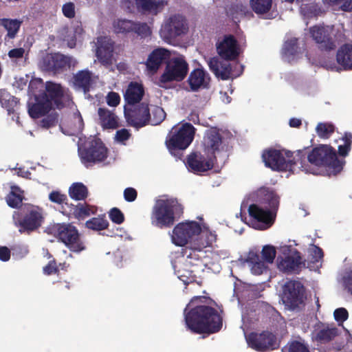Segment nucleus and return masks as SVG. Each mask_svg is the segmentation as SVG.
I'll return each mask as SVG.
<instances>
[{
    "label": "nucleus",
    "instance_id": "nucleus-32",
    "mask_svg": "<svg viewBox=\"0 0 352 352\" xmlns=\"http://www.w3.org/2000/svg\"><path fill=\"white\" fill-rule=\"evenodd\" d=\"M336 60L344 69H352V44L342 45L337 51Z\"/></svg>",
    "mask_w": 352,
    "mask_h": 352
},
{
    "label": "nucleus",
    "instance_id": "nucleus-62",
    "mask_svg": "<svg viewBox=\"0 0 352 352\" xmlns=\"http://www.w3.org/2000/svg\"><path fill=\"white\" fill-rule=\"evenodd\" d=\"M10 258V250L6 246L0 247V260L6 262Z\"/></svg>",
    "mask_w": 352,
    "mask_h": 352
},
{
    "label": "nucleus",
    "instance_id": "nucleus-37",
    "mask_svg": "<svg viewBox=\"0 0 352 352\" xmlns=\"http://www.w3.org/2000/svg\"><path fill=\"white\" fill-rule=\"evenodd\" d=\"M338 334L337 328L324 327L316 331L314 339L318 343L326 344L333 340Z\"/></svg>",
    "mask_w": 352,
    "mask_h": 352
},
{
    "label": "nucleus",
    "instance_id": "nucleus-64",
    "mask_svg": "<svg viewBox=\"0 0 352 352\" xmlns=\"http://www.w3.org/2000/svg\"><path fill=\"white\" fill-rule=\"evenodd\" d=\"M341 8L343 11L352 12V0H346L341 6Z\"/></svg>",
    "mask_w": 352,
    "mask_h": 352
},
{
    "label": "nucleus",
    "instance_id": "nucleus-4",
    "mask_svg": "<svg viewBox=\"0 0 352 352\" xmlns=\"http://www.w3.org/2000/svg\"><path fill=\"white\" fill-rule=\"evenodd\" d=\"M183 213L184 207L177 199H160L153 207L152 222L160 228H170Z\"/></svg>",
    "mask_w": 352,
    "mask_h": 352
},
{
    "label": "nucleus",
    "instance_id": "nucleus-18",
    "mask_svg": "<svg viewBox=\"0 0 352 352\" xmlns=\"http://www.w3.org/2000/svg\"><path fill=\"white\" fill-rule=\"evenodd\" d=\"M248 342L252 349L258 351H265L276 348V338L269 331H263L261 333L252 332L248 336Z\"/></svg>",
    "mask_w": 352,
    "mask_h": 352
},
{
    "label": "nucleus",
    "instance_id": "nucleus-3",
    "mask_svg": "<svg viewBox=\"0 0 352 352\" xmlns=\"http://www.w3.org/2000/svg\"><path fill=\"white\" fill-rule=\"evenodd\" d=\"M222 144V136L215 129L210 130L204 137V146L206 155L192 152L186 159V166L194 173H200L211 170L214 166L215 153L219 151Z\"/></svg>",
    "mask_w": 352,
    "mask_h": 352
},
{
    "label": "nucleus",
    "instance_id": "nucleus-39",
    "mask_svg": "<svg viewBox=\"0 0 352 352\" xmlns=\"http://www.w3.org/2000/svg\"><path fill=\"white\" fill-rule=\"evenodd\" d=\"M250 4L256 14H263L271 10L272 0H250Z\"/></svg>",
    "mask_w": 352,
    "mask_h": 352
},
{
    "label": "nucleus",
    "instance_id": "nucleus-10",
    "mask_svg": "<svg viewBox=\"0 0 352 352\" xmlns=\"http://www.w3.org/2000/svg\"><path fill=\"white\" fill-rule=\"evenodd\" d=\"M78 153L82 162L87 167L104 161L108 156V149L100 139L87 141L82 148H79Z\"/></svg>",
    "mask_w": 352,
    "mask_h": 352
},
{
    "label": "nucleus",
    "instance_id": "nucleus-48",
    "mask_svg": "<svg viewBox=\"0 0 352 352\" xmlns=\"http://www.w3.org/2000/svg\"><path fill=\"white\" fill-rule=\"evenodd\" d=\"M276 254V250L274 246L270 245L263 246L261 251V256L265 263H273Z\"/></svg>",
    "mask_w": 352,
    "mask_h": 352
},
{
    "label": "nucleus",
    "instance_id": "nucleus-36",
    "mask_svg": "<svg viewBox=\"0 0 352 352\" xmlns=\"http://www.w3.org/2000/svg\"><path fill=\"white\" fill-rule=\"evenodd\" d=\"M92 73L88 70L78 72L74 76V83L85 92L89 91L92 81Z\"/></svg>",
    "mask_w": 352,
    "mask_h": 352
},
{
    "label": "nucleus",
    "instance_id": "nucleus-21",
    "mask_svg": "<svg viewBox=\"0 0 352 352\" xmlns=\"http://www.w3.org/2000/svg\"><path fill=\"white\" fill-rule=\"evenodd\" d=\"M113 50L114 43L111 39L104 37L98 40L96 55L102 65L109 67L112 65Z\"/></svg>",
    "mask_w": 352,
    "mask_h": 352
},
{
    "label": "nucleus",
    "instance_id": "nucleus-26",
    "mask_svg": "<svg viewBox=\"0 0 352 352\" xmlns=\"http://www.w3.org/2000/svg\"><path fill=\"white\" fill-rule=\"evenodd\" d=\"M23 22L21 19L0 18V27L6 31L5 41L13 40L17 36Z\"/></svg>",
    "mask_w": 352,
    "mask_h": 352
},
{
    "label": "nucleus",
    "instance_id": "nucleus-34",
    "mask_svg": "<svg viewBox=\"0 0 352 352\" xmlns=\"http://www.w3.org/2000/svg\"><path fill=\"white\" fill-rule=\"evenodd\" d=\"M301 256L298 252L292 256H287L278 263V268L285 272L296 270L301 264Z\"/></svg>",
    "mask_w": 352,
    "mask_h": 352
},
{
    "label": "nucleus",
    "instance_id": "nucleus-15",
    "mask_svg": "<svg viewBox=\"0 0 352 352\" xmlns=\"http://www.w3.org/2000/svg\"><path fill=\"white\" fill-rule=\"evenodd\" d=\"M305 289L301 283L289 280L283 287L282 300L290 309H294L304 302Z\"/></svg>",
    "mask_w": 352,
    "mask_h": 352
},
{
    "label": "nucleus",
    "instance_id": "nucleus-61",
    "mask_svg": "<svg viewBox=\"0 0 352 352\" xmlns=\"http://www.w3.org/2000/svg\"><path fill=\"white\" fill-rule=\"evenodd\" d=\"M130 133L127 129H122L116 132V139L119 142H124L130 138Z\"/></svg>",
    "mask_w": 352,
    "mask_h": 352
},
{
    "label": "nucleus",
    "instance_id": "nucleus-52",
    "mask_svg": "<svg viewBox=\"0 0 352 352\" xmlns=\"http://www.w3.org/2000/svg\"><path fill=\"white\" fill-rule=\"evenodd\" d=\"M49 199L56 204H65L66 206V201H67V197L65 195L60 193L59 191H52L49 195Z\"/></svg>",
    "mask_w": 352,
    "mask_h": 352
},
{
    "label": "nucleus",
    "instance_id": "nucleus-41",
    "mask_svg": "<svg viewBox=\"0 0 352 352\" xmlns=\"http://www.w3.org/2000/svg\"><path fill=\"white\" fill-rule=\"evenodd\" d=\"M85 226L90 230L101 231L108 228L109 222L104 217H93L87 221Z\"/></svg>",
    "mask_w": 352,
    "mask_h": 352
},
{
    "label": "nucleus",
    "instance_id": "nucleus-40",
    "mask_svg": "<svg viewBox=\"0 0 352 352\" xmlns=\"http://www.w3.org/2000/svg\"><path fill=\"white\" fill-rule=\"evenodd\" d=\"M19 188L13 187L10 192L7 195L6 199L10 207L17 208L22 204L23 197L21 194L19 193Z\"/></svg>",
    "mask_w": 352,
    "mask_h": 352
},
{
    "label": "nucleus",
    "instance_id": "nucleus-30",
    "mask_svg": "<svg viewBox=\"0 0 352 352\" xmlns=\"http://www.w3.org/2000/svg\"><path fill=\"white\" fill-rule=\"evenodd\" d=\"M245 262L250 267L251 272L254 275H261L268 269L264 261H262L259 254L254 251H250L245 258Z\"/></svg>",
    "mask_w": 352,
    "mask_h": 352
},
{
    "label": "nucleus",
    "instance_id": "nucleus-29",
    "mask_svg": "<svg viewBox=\"0 0 352 352\" xmlns=\"http://www.w3.org/2000/svg\"><path fill=\"white\" fill-rule=\"evenodd\" d=\"M210 78L203 69H195L189 75L188 82L192 91L207 87Z\"/></svg>",
    "mask_w": 352,
    "mask_h": 352
},
{
    "label": "nucleus",
    "instance_id": "nucleus-45",
    "mask_svg": "<svg viewBox=\"0 0 352 352\" xmlns=\"http://www.w3.org/2000/svg\"><path fill=\"white\" fill-rule=\"evenodd\" d=\"M283 352H310L309 346L305 343L294 340L288 342L282 349Z\"/></svg>",
    "mask_w": 352,
    "mask_h": 352
},
{
    "label": "nucleus",
    "instance_id": "nucleus-22",
    "mask_svg": "<svg viewBox=\"0 0 352 352\" xmlns=\"http://www.w3.org/2000/svg\"><path fill=\"white\" fill-rule=\"evenodd\" d=\"M66 207L63 206V214L68 217H74L78 220L85 219L86 217L96 212V208L87 203H79L77 205L66 203Z\"/></svg>",
    "mask_w": 352,
    "mask_h": 352
},
{
    "label": "nucleus",
    "instance_id": "nucleus-23",
    "mask_svg": "<svg viewBox=\"0 0 352 352\" xmlns=\"http://www.w3.org/2000/svg\"><path fill=\"white\" fill-rule=\"evenodd\" d=\"M170 52L164 48L154 50L149 55L146 62L147 69L155 73L160 65L170 59Z\"/></svg>",
    "mask_w": 352,
    "mask_h": 352
},
{
    "label": "nucleus",
    "instance_id": "nucleus-8",
    "mask_svg": "<svg viewBox=\"0 0 352 352\" xmlns=\"http://www.w3.org/2000/svg\"><path fill=\"white\" fill-rule=\"evenodd\" d=\"M188 30L186 18L182 14H174L164 21L160 34L166 43L175 45L188 32Z\"/></svg>",
    "mask_w": 352,
    "mask_h": 352
},
{
    "label": "nucleus",
    "instance_id": "nucleus-53",
    "mask_svg": "<svg viewBox=\"0 0 352 352\" xmlns=\"http://www.w3.org/2000/svg\"><path fill=\"white\" fill-rule=\"evenodd\" d=\"M62 12L63 15L68 19H73L75 17V5L72 2H68L63 5Z\"/></svg>",
    "mask_w": 352,
    "mask_h": 352
},
{
    "label": "nucleus",
    "instance_id": "nucleus-33",
    "mask_svg": "<svg viewBox=\"0 0 352 352\" xmlns=\"http://www.w3.org/2000/svg\"><path fill=\"white\" fill-rule=\"evenodd\" d=\"M98 113L101 126L104 129H116L118 127V119L115 113L107 109L101 107L98 109Z\"/></svg>",
    "mask_w": 352,
    "mask_h": 352
},
{
    "label": "nucleus",
    "instance_id": "nucleus-63",
    "mask_svg": "<svg viewBox=\"0 0 352 352\" xmlns=\"http://www.w3.org/2000/svg\"><path fill=\"white\" fill-rule=\"evenodd\" d=\"M236 11L239 12L241 14L246 15L249 12L248 8L247 6H244L242 3L236 5Z\"/></svg>",
    "mask_w": 352,
    "mask_h": 352
},
{
    "label": "nucleus",
    "instance_id": "nucleus-58",
    "mask_svg": "<svg viewBox=\"0 0 352 352\" xmlns=\"http://www.w3.org/2000/svg\"><path fill=\"white\" fill-rule=\"evenodd\" d=\"M342 279L344 287L352 295V271L346 272Z\"/></svg>",
    "mask_w": 352,
    "mask_h": 352
},
{
    "label": "nucleus",
    "instance_id": "nucleus-25",
    "mask_svg": "<svg viewBox=\"0 0 352 352\" xmlns=\"http://www.w3.org/2000/svg\"><path fill=\"white\" fill-rule=\"evenodd\" d=\"M199 235L200 236L199 238L197 239L196 241H194L193 244L191 245V250L189 254H187L188 258H195V259H199L198 257L197 258V251L200 252L204 248L211 246L212 243L214 242L217 239L216 234L209 231L204 232Z\"/></svg>",
    "mask_w": 352,
    "mask_h": 352
},
{
    "label": "nucleus",
    "instance_id": "nucleus-27",
    "mask_svg": "<svg viewBox=\"0 0 352 352\" xmlns=\"http://www.w3.org/2000/svg\"><path fill=\"white\" fill-rule=\"evenodd\" d=\"M36 102L29 107L28 113L31 118L36 119L45 116L53 107L50 102L41 94L36 96Z\"/></svg>",
    "mask_w": 352,
    "mask_h": 352
},
{
    "label": "nucleus",
    "instance_id": "nucleus-24",
    "mask_svg": "<svg viewBox=\"0 0 352 352\" xmlns=\"http://www.w3.org/2000/svg\"><path fill=\"white\" fill-rule=\"evenodd\" d=\"M208 67L212 72L219 78L226 80L231 77L232 67L230 63L221 61L217 57L209 58Z\"/></svg>",
    "mask_w": 352,
    "mask_h": 352
},
{
    "label": "nucleus",
    "instance_id": "nucleus-60",
    "mask_svg": "<svg viewBox=\"0 0 352 352\" xmlns=\"http://www.w3.org/2000/svg\"><path fill=\"white\" fill-rule=\"evenodd\" d=\"M25 50L22 47L14 48L8 52V56L10 58H21L23 57Z\"/></svg>",
    "mask_w": 352,
    "mask_h": 352
},
{
    "label": "nucleus",
    "instance_id": "nucleus-31",
    "mask_svg": "<svg viewBox=\"0 0 352 352\" xmlns=\"http://www.w3.org/2000/svg\"><path fill=\"white\" fill-rule=\"evenodd\" d=\"M137 8L142 12L157 14L167 4L164 0H132Z\"/></svg>",
    "mask_w": 352,
    "mask_h": 352
},
{
    "label": "nucleus",
    "instance_id": "nucleus-2",
    "mask_svg": "<svg viewBox=\"0 0 352 352\" xmlns=\"http://www.w3.org/2000/svg\"><path fill=\"white\" fill-rule=\"evenodd\" d=\"M289 151L283 153V151L275 148H270L263 151L262 154L263 161L265 166L276 171H289L292 173L310 172L306 164V153L303 151L298 150L295 156Z\"/></svg>",
    "mask_w": 352,
    "mask_h": 352
},
{
    "label": "nucleus",
    "instance_id": "nucleus-56",
    "mask_svg": "<svg viewBox=\"0 0 352 352\" xmlns=\"http://www.w3.org/2000/svg\"><path fill=\"white\" fill-rule=\"evenodd\" d=\"M120 95L114 91H111L107 94V102L110 107H116L120 104Z\"/></svg>",
    "mask_w": 352,
    "mask_h": 352
},
{
    "label": "nucleus",
    "instance_id": "nucleus-16",
    "mask_svg": "<svg viewBox=\"0 0 352 352\" xmlns=\"http://www.w3.org/2000/svg\"><path fill=\"white\" fill-rule=\"evenodd\" d=\"M188 71V64L182 58H173L166 65L164 73L160 78L162 83L172 81L180 82L186 76Z\"/></svg>",
    "mask_w": 352,
    "mask_h": 352
},
{
    "label": "nucleus",
    "instance_id": "nucleus-6",
    "mask_svg": "<svg viewBox=\"0 0 352 352\" xmlns=\"http://www.w3.org/2000/svg\"><path fill=\"white\" fill-rule=\"evenodd\" d=\"M264 199L270 209H263L256 204H251L248 208L250 217L256 221L260 230H266L273 225L279 206V197L274 191L266 190Z\"/></svg>",
    "mask_w": 352,
    "mask_h": 352
},
{
    "label": "nucleus",
    "instance_id": "nucleus-13",
    "mask_svg": "<svg viewBox=\"0 0 352 352\" xmlns=\"http://www.w3.org/2000/svg\"><path fill=\"white\" fill-rule=\"evenodd\" d=\"M124 113L128 124L136 129L150 124L151 113L146 102H143L130 107L125 105Z\"/></svg>",
    "mask_w": 352,
    "mask_h": 352
},
{
    "label": "nucleus",
    "instance_id": "nucleus-19",
    "mask_svg": "<svg viewBox=\"0 0 352 352\" xmlns=\"http://www.w3.org/2000/svg\"><path fill=\"white\" fill-rule=\"evenodd\" d=\"M217 51L219 56L225 60H233L239 55L238 43L232 35L225 36L223 39L217 44Z\"/></svg>",
    "mask_w": 352,
    "mask_h": 352
},
{
    "label": "nucleus",
    "instance_id": "nucleus-5",
    "mask_svg": "<svg viewBox=\"0 0 352 352\" xmlns=\"http://www.w3.org/2000/svg\"><path fill=\"white\" fill-rule=\"evenodd\" d=\"M306 153V164L310 169L309 173H313L310 164L319 167L328 168L334 174H337L343 168L344 162L338 160L336 152L331 146L322 144L314 148L307 154Z\"/></svg>",
    "mask_w": 352,
    "mask_h": 352
},
{
    "label": "nucleus",
    "instance_id": "nucleus-44",
    "mask_svg": "<svg viewBox=\"0 0 352 352\" xmlns=\"http://www.w3.org/2000/svg\"><path fill=\"white\" fill-rule=\"evenodd\" d=\"M298 39L295 37L287 39L283 45V53L287 56H295L298 50Z\"/></svg>",
    "mask_w": 352,
    "mask_h": 352
},
{
    "label": "nucleus",
    "instance_id": "nucleus-54",
    "mask_svg": "<svg viewBox=\"0 0 352 352\" xmlns=\"http://www.w3.org/2000/svg\"><path fill=\"white\" fill-rule=\"evenodd\" d=\"M43 273L45 275L50 276L53 274H58L59 272L58 267L56 265L55 259L50 261L43 268Z\"/></svg>",
    "mask_w": 352,
    "mask_h": 352
},
{
    "label": "nucleus",
    "instance_id": "nucleus-57",
    "mask_svg": "<svg viewBox=\"0 0 352 352\" xmlns=\"http://www.w3.org/2000/svg\"><path fill=\"white\" fill-rule=\"evenodd\" d=\"M138 192L137 190L131 187H129L124 190V199L128 202H132L137 198Z\"/></svg>",
    "mask_w": 352,
    "mask_h": 352
},
{
    "label": "nucleus",
    "instance_id": "nucleus-38",
    "mask_svg": "<svg viewBox=\"0 0 352 352\" xmlns=\"http://www.w3.org/2000/svg\"><path fill=\"white\" fill-rule=\"evenodd\" d=\"M0 103L3 108L6 109L8 114H10L14 112L19 100L9 92L3 91L0 93Z\"/></svg>",
    "mask_w": 352,
    "mask_h": 352
},
{
    "label": "nucleus",
    "instance_id": "nucleus-50",
    "mask_svg": "<svg viewBox=\"0 0 352 352\" xmlns=\"http://www.w3.org/2000/svg\"><path fill=\"white\" fill-rule=\"evenodd\" d=\"M153 117L151 116L150 124L152 125L160 124L166 118V113L160 107H155L152 111Z\"/></svg>",
    "mask_w": 352,
    "mask_h": 352
},
{
    "label": "nucleus",
    "instance_id": "nucleus-51",
    "mask_svg": "<svg viewBox=\"0 0 352 352\" xmlns=\"http://www.w3.org/2000/svg\"><path fill=\"white\" fill-rule=\"evenodd\" d=\"M111 221L116 224H121L124 221L123 212L118 208H113L109 212Z\"/></svg>",
    "mask_w": 352,
    "mask_h": 352
},
{
    "label": "nucleus",
    "instance_id": "nucleus-49",
    "mask_svg": "<svg viewBox=\"0 0 352 352\" xmlns=\"http://www.w3.org/2000/svg\"><path fill=\"white\" fill-rule=\"evenodd\" d=\"M133 32L141 38H146L151 34V30L146 23L135 22Z\"/></svg>",
    "mask_w": 352,
    "mask_h": 352
},
{
    "label": "nucleus",
    "instance_id": "nucleus-55",
    "mask_svg": "<svg viewBox=\"0 0 352 352\" xmlns=\"http://www.w3.org/2000/svg\"><path fill=\"white\" fill-rule=\"evenodd\" d=\"M335 320L338 322H343L348 319L349 313L345 308H338L333 313Z\"/></svg>",
    "mask_w": 352,
    "mask_h": 352
},
{
    "label": "nucleus",
    "instance_id": "nucleus-35",
    "mask_svg": "<svg viewBox=\"0 0 352 352\" xmlns=\"http://www.w3.org/2000/svg\"><path fill=\"white\" fill-rule=\"evenodd\" d=\"M68 193L72 199L82 201L88 197L89 191L85 184L81 182H76L70 186Z\"/></svg>",
    "mask_w": 352,
    "mask_h": 352
},
{
    "label": "nucleus",
    "instance_id": "nucleus-42",
    "mask_svg": "<svg viewBox=\"0 0 352 352\" xmlns=\"http://www.w3.org/2000/svg\"><path fill=\"white\" fill-rule=\"evenodd\" d=\"M135 22L127 19H118L113 23L116 32L127 34L133 32Z\"/></svg>",
    "mask_w": 352,
    "mask_h": 352
},
{
    "label": "nucleus",
    "instance_id": "nucleus-47",
    "mask_svg": "<svg viewBox=\"0 0 352 352\" xmlns=\"http://www.w3.org/2000/svg\"><path fill=\"white\" fill-rule=\"evenodd\" d=\"M58 121V114L56 112L51 113L40 120L39 125L43 129H50L55 126Z\"/></svg>",
    "mask_w": 352,
    "mask_h": 352
},
{
    "label": "nucleus",
    "instance_id": "nucleus-14",
    "mask_svg": "<svg viewBox=\"0 0 352 352\" xmlns=\"http://www.w3.org/2000/svg\"><path fill=\"white\" fill-rule=\"evenodd\" d=\"M43 210L38 207H31L21 214L16 222L20 233L30 234L38 230L44 222Z\"/></svg>",
    "mask_w": 352,
    "mask_h": 352
},
{
    "label": "nucleus",
    "instance_id": "nucleus-20",
    "mask_svg": "<svg viewBox=\"0 0 352 352\" xmlns=\"http://www.w3.org/2000/svg\"><path fill=\"white\" fill-rule=\"evenodd\" d=\"M64 89L60 84L47 81L45 83V91L41 95L43 98H46L53 107L61 109L64 107Z\"/></svg>",
    "mask_w": 352,
    "mask_h": 352
},
{
    "label": "nucleus",
    "instance_id": "nucleus-17",
    "mask_svg": "<svg viewBox=\"0 0 352 352\" xmlns=\"http://www.w3.org/2000/svg\"><path fill=\"white\" fill-rule=\"evenodd\" d=\"M43 70L60 73L70 67V58L59 53L47 54L40 61Z\"/></svg>",
    "mask_w": 352,
    "mask_h": 352
},
{
    "label": "nucleus",
    "instance_id": "nucleus-59",
    "mask_svg": "<svg viewBox=\"0 0 352 352\" xmlns=\"http://www.w3.org/2000/svg\"><path fill=\"white\" fill-rule=\"evenodd\" d=\"M311 256L314 262H318L323 258V251L320 248L316 245H314V248L311 250Z\"/></svg>",
    "mask_w": 352,
    "mask_h": 352
},
{
    "label": "nucleus",
    "instance_id": "nucleus-9",
    "mask_svg": "<svg viewBox=\"0 0 352 352\" xmlns=\"http://www.w3.org/2000/svg\"><path fill=\"white\" fill-rule=\"evenodd\" d=\"M51 233L72 252H80L85 249L78 230L70 223L54 224L51 228Z\"/></svg>",
    "mask_w": 352,
    "mask_h": 352
},
{
    "label": "nucleus",
    "instance_id": "nucleus-43",
    "mask_svg": "<svg viewBox=\"0 0 352 352\" xmlns=\"http://www.w3.org/2000/svg\"><path fill=\"white\" fill-rule=\"evenodd\" d=\"M317 135L322 139H328L334 133L335 126L331 123L320 122L316 128Z\"/></svg>",
    "mask_w": 352,
    "mask_h": 352
},
{
    "label": "nucleus",
    "instance_id": "nucleus-28",
    "mask_svg": "<svg viewBox=\"0 0 352 352\" xmlns=\"http://www.w3.org/2000/svg\"><path fill=\"white\" fill-rule=\"evenodd\" d=\"M144 94V90L142 85L137 82H131L124 95L126 105L133 106L139 103Z\"/></svg>",
    "mask_w": 352,
    "mask_h": 352
},
{
    "label": "nucleus",
    "instance_id": "nucleus-46",
    "mask_svg": "<svg viewBox=\"0 0 352 352\" xmlns=\"http://www.w3.org/2000/svg\"><path fill=\"white\" fill-rule=\"evenodd\" d=\"M342 140L344 142V144L338 146V153L340 156L346 157L351 148L352 134L351 133H345Z\"/></svg>",
    "mask_w": 352,
    "mask_h": 352
},
{
    "label": "nucleus",
    "instance_id": "nucleus-12",
    "mask_svg": "<svg viewBox=\"0 0 352 352\" xmlns=\"http://www.w3.org/2000/svg\"><path fill=\"white\" fill-rule=\"evenodd\" d=\"M201 232L200 224L195 221L179 223L173 230L172 241L177 246H184Z\"/></svg>",
    "mask_w": 352,
    "mask_h": 352
},
{
    "label": "nucleus",
    "instance_id": "nucleus-1",
    "mask_svg": "<svg viewBox=\"0 0 352 352\" xmlns=\"http://www.w3.org/2000/svg\"><path fill=\"white\" fill-rule=\"evenodd\" d=\"M205 298L204 296H195L184 309V320L186 327L193 333H214L222 327V318L213 307L197 305L187 311L188 307L194 301Z\"/></svg>",
    "mask_w": 352,
    "mask_h": 352
},
{
    "label": "nucleus",
    "instance_id": "nucleus-11",
    "mask_svg": "<svg viewBox=\"0 0 352 352\" xmlns=\"http://www.w3.org/2000/svg\"><path fill=\"white\" fill-rule=\"evenodd\" d=\"M309 33L320 51L331 52L336 49L337 39L333 26L315 25L309 28Z\"/></svg>",
    "mask_w": 352,
    "mask_h": 352
},
{
    "label": "nucleus",
    "instance_id": "nucleus-7",
    "mask_svg": "<svg viewBox=\"0 0 352 352\" xmlns=\"http://www.w3.org/2000/svg\"><path fill=\"white\" fill-rule=\"evenodd\" d=\"M195 133V127L188 122L179 127H173L166 139V146L170 154L181 159L182 152L190 146Z\"/></svg>",
    "mask_w": 352,
    "mask_h": 352
}]
</instances>
